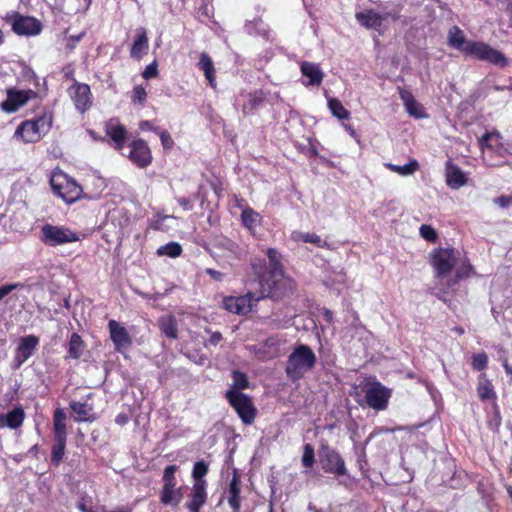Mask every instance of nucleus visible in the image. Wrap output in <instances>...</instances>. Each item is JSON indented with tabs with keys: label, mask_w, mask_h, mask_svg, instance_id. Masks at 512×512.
I'll return each instance as SVG.
<instances>
[{
	"label": "nucleus",
	"mask_w": 512,
	"mask_h": 512,
	"mask_svg": "<svg viewBox=\"0 0 512 512\" xmlns=\"http://www.w3.org/2000/svg\"><path fill=\"white\" fill-rule=\"evenodd\" d=\"M493 201L499 207L507 208L511 204V202H512V197L511 196L502 195V196H499V197L495 198Z\"/></svg>",
	"instance_id": "nucleus-53"
},
{
	"label": "nucleus",
	"mask_w": 512,
	"mask_h": 512,
	"mask_svg": "<svg viewBox=\"0 0 512 512\" xmlns=\"http://www.w3.org/2000/svg\"><path fill=\"white\" fill-rule=\"evenodd\" d=\"M66 414L62 409H56L53 416L55 443L52 446L51 462L59 466L62 462L66 447Z\"/></svg>",
	"instance_id": "nucleus-7"
},
{
	"label": "nucleus",
	"mask_w": 512,
	"mask_h": 512,
	"mask_svg": "<svg viewBox=\"0 0 512 512\" xmlns=\"http://www.w3.org/2000/svg\"><path fill=\"white\" fill-rule=\"evenodd\" d=\"M205 272L211 276L214 280L216 281H222L223 280V277H224V274L220 271H217V270H214L212 268H207L205 270Z\"/></svg>",
	"instance_id": "nucleus-57"
},
{
	"label": "nucleus",
	"mask_w": 512,
	"mask_h": 512,
	"mask_svg": "<svg viewBox=\"0 0 512 512\" xmlns=\"http://www.w3.org/2000/svg\"><path fill=\"white\" fill-rule=\"evenodd\" d=\"M128 157L138 167H146L152 161L151 151L143 139L134 140L131 145Z\"/></svg>",
	"instance_id": "nucleus-16"
},
{
	"label": "nucleus",
	"mask_w": 512,
	"mask_h": 512,
	"mask_svg": "<svg viewBox=\"0 0 512 512\" xmlns=\"http://www.w3.org/2000/svg\"><path fill=\"white\" fill-rule=\"evenodd\" d=\"M504 368L507 372V374H511L512 375V367H510L507 363L504 364Z\"/></svg>",
	"instance_id": "nucleus-64"
},
{
	"label": "nucleus",
	"mask_w": 512,
	"mask_h": 512,
	"mask_svg": "<svg viewBox=\"0 0 512 512\" xmlns=\"http://www.w3.org/2000/svg\"><path fill=\"white\" fill-rule=\"evenodd\" d=\"M265 100V94L262 91H255L248 95V101L243 105L244 114H250L258 109Z\"/></svg>",
	"instance_id": "nucleus-35"
},
{
	"label": "nucleus",
	"mask_w": 512,
	"mask_h": 512,
	"mask_svg": "<svg viewBox=\"0 0 512 512\" xmlns=\"http://www.w3.org/2000/svg\"><path fill=\"white\" fill-rule=\"evenodd\" d=\"M12 30L18 35H37L42 30V24L34 17L14 13L9 17Z\"/></svg>",
	"instance_id": "nucleus-13"
},
{
	"label": "nucleus",
	"mask_w": 512,
	"mask_h": 512,
	"mask_svg": "<svg viewBox=\"0 0 512 512\" xmlns=\"http://www.w3.org/2000/svg\"><path fill=\"white\" fill-rule=\"evenodd\" d=\"M222 334L218 331L213 332L208 340L210 345L216 346L222 340Z\"/></svg>",
	"instance_id": "nucleus-58"
},
{
	"label": "nucleus",
	"mask_w": 512,
	"mask_h": 512,
	"mask_svg": "<svg viewBox=\"0 0 512 512\" xmlns=\"http://www.w3.org/2000/svg\"><path fill=\"white\" fill-rule=\"evenodd\" d=\"M318 461L325 473L337 477L347 475V468L342 456L328 444L322 443L318 450Z\"/></svg>",
	"instance_id": "nucleus-6"
},
{
	"label": "nucleus",
	"mask_w": 512,
	"mask_h": 512,
	"mask_svg": "<svg viewBox=\"0 0 512 512\" xmlns=\"http://www.w3.org/2000/svg\"><path fill=\"white\" fill-rule=\"evenodd\" d=\"M50 184L53 192L66 203H74L81 197L82 187L65 173H54Z\"/></svg>",
	"instance_id": "nucleus-5"
},
{
	"label": "nucleus",
	"mask_w": 512,
	"mask_h": 512,
	"mask_svg": "<svg viewBox=\"0 0 512 512\" xmlns=\"http://www.w3.org/2000/svg\"><path fill=\"white\" fill-rule=\"evenodd\" d=\"M177 202L180 206L184 208V210H191L193 208V204L189 198L179 197L177 198Z\"/></svg>",
	"instance_id": "nucleus-56"
},
{
	"label": "nucleus",
	"mask_w": 512,
	"mask_h": 512,
	"mask_svg": "<svg viewBox=\"0 0 512 512\" xmlns=\"http://www.w3.org/2000/svg\"><path fill=\"white\" fill-rule=\"evenodd\" d=\"M39 339L35 335H27L20 339L14 357V368L18 369L26 362L34 353Z\"/></svg>",
	"instance_id": "nucleus-15"
},
{
	"label": "nucleus",
	"mask_w": 512,
	"mask_h": 512,
	"mask_svg": "<svg viewBox=\"0 0 512 512\" xmlns=\"http://www.w3.org/2000/svg\"><path fill=\"white\" fill-rule=\"evenodd\" d=\"M267 256L269 259V272L267 274H273L274 270H282L280 263V254L274 248L267 250Z\"/></svg>",
	"instance_id": "nucleus-43"
},
{
	"label": "nucleus",
	"mask_w": 512,
	"mask_h": 512,
	"mask_svg": "<svg viewBox=\"0 0 512 512\" xmlns=\"http://www.w3.org/2000/svg\"><path fill=\"white\" fill-rule=\"evenodd\" d=\"M386 167L388 169H390L391 171L396 172L402 176H407V175L413 174L414 172H416L419 169V163L417 160L412 159L409 161V163L402 165V166L395 165L392 163H387Z\"/></svg>",
	"instance_id": "nucleus-36"
},
{
	"label": "nucleus",
	"mask_w": 512,
	"mask_h": 512,
	"mask_svg": "<svg viewBox=\"0 0 512 512\" xmlns=\"http://www.w3.org/2000/svg\"><path fill=\"white\" fill-rule=\"evenodd\" d=\"M51 124V115H44L34 120L22 122L16 129L15 134L20 136L24 142L34 143L49 131Z\"/></svg>",
	"instance_id": "nucleus-8"
},
{
	"label": "nucleus",
	"mask_w": 512,
	"mask_h": 512,
	"mask_svg": "<svg viewBox=\"0 0 512 512\" xmlns=\"http://www.w3.org/2000/svg\"><path fill=\"white\" fill-rule=\"evenodd\" d=\"M85 345L81 336L73 333L68 343V356L73 359H79L84 351Z\"/></svg>",
	"instance_id": "nucleus-33"
},
{
	"label": "nucleus",
	"mask_w": 512,
	"mask_h": 512,
	"mask_svg": "<svg viewBox=\"0 0 512 512\" xmlns=\"http://www.w3.org/2000/svg\"><path fill=\"white\" fill-rule=\"evenodd\" d=\"M71 410L76 414V421H92L93 418L90 416L92 407L86 402H70Z\"/></svg>",
	"instance_id": "nucleus-32"
},
{
	"label": "nucleus",
	"mask_w": 512,
	"mask_h": 512,
	"mask_svg": "<svg viewBox=\"0 0 512 512\" xmlns=\"http://www.w3.org/2000/svg\"><path fill=\"white\" fill-rule=\"evenodd\" d=\"M324 315H325L326 319H327L329 322H331V321H332V315H333V314H332V312H331L330 310L326 309V310H325V312H324Z\"/></svg>",
	"instance_id": "nucleus-62"
},
{
	"label": "nucleus",
	"mask_w": 512,
	"mask_h": 512,
	"mask_svg": "<svg viewBox=\"0 0 512 512\" xmlns=\"http://www.w3.org/2000/svg\"><path fill=\"white\" fill-rule=\"evenodd\" d=\"M328 107L336 118L340 120H347L350 118V112L343 106V104L336 98L328 99Z\"/></svg>",
	"instance_id": "nucleus-37"
},
{
	"label": "nucleus",
	"mask_w": 512,
	"mask_h": 512,
	"mask_svg": "<svg viewBox=\"0 0 512 512\" xmlns=\"http://www.w3.org/2000/svg\"><path fill=\"white\" fill-rule=\"evenodd\" d=\"M226 399L235 409L244 424L250 425L254 422L257 409L248 395L241 391L228 390L226 392Z\"/></svg>",
	"instance_id": "nucleus-9"
},
{
	"label": "nucleus",
	"mask_w": 512,
	"mask_h": 512,
	"mask_svg": "<svg viewBox=\"0 0 512 512\" xmlns=\"http://www.w3.org/2000/svg\"><path fill=\"white\" fill-rule=\"evenodd\" d=\"M246 29L249 34L265 35L267 30L261 18H255L253 21L246 24Z\"/></svg>",
	"instance_id": "nucleus-44"
},
{
	"label": "nucleus",
	"mask_w": 512,
	"mask_h": 512,
	"mask_svg": "<svg viewBox=\"0 0 512 512\" xmlns=\"http://www.w3.org/2000/svg\"><path fill=\"white\" fill-rule=\"evenodd\" d=\"M158 325L162 333L168 338L176 339L178 337L177 322L173 315L162 316L158 320Z\"/></svg>",
	"instance_id": "nucleus-29"
},
{
	"label": "nucleus",
	"mask_w": 512,
	"mask_h": 512,
	"mask_svg": "<svg viewBox=\"0 0 512 512\" xmlns=\"http://www.w3.org/2000/svg\"><path fill=\"white\" fill-rule=\"evenodd\" d=\"M149 49L148 37L146 35V30L144 28H140L138 30L135 41L130 50V56L135 59H141L145 54H147Z\"/></svg>",
	"instance_id": "nucleus-26"
},
{
	"label": "nucleus",
	"mask_w": 512,
	"mask_h": 512,
	"mask_svg": "<svg viewBox=\"0 0 512 512\" xmlns=\"http://www.w3.org/2000/svg\"><path fill=\"white\" fill-rule=\"evenodd\" d=\"M178 470L177 465H169L165 468L163 472V485L167 484H177L175 473Z\"/></svg>",
	"instance_id": "nucleus-47"
},
{
	"label": "nucleus",
	"mask_w": 512,
	"mask_h": 512,
	"mask_svg": "<svg viewBox=\"0 0 512 512\" xmlns=\"http://www.w3.org/2000/svg\"><path fill=\"white\" fill-rule=\"evenodd\" d=\"M158 133H159L163 147L165 149H171L174 145V141H173L171 135L169 134V132L166 130H163Z\"/></svg>",
	"instance_id": "nucleus-51"
},
{
	"label": "nucleus",
	"mask_w": 512,
	"mask_h": 512,
	"mask_svg": "<svg viewBox=\"0 0 512 512\" xmlns=\"http://www.w3.org/2000/svg\"><path fill=\"white\" fill-rule=\"evenodd\" d=\"M316 361L317 357L311 347L299 344L287 358L285 373L291 381H298L315 367Z\"/></svg>",
	"instance_id": "nucleus-4"
},
{
	"label": "nucleus",
	"mask_w": 512,
	"mask_h": 512,
	"mask_svg": "<svg viewBox=\"0 0 512 512\" xmlns=\"http://www.w3.org/2000/svg\"><path fill=\"white\" fill-rule=\"evenodd\" d=\"M101 510L102 512H132V508L130 506H118L112 510L102 507Z\"/></svg>",
	"instance_id": "nucleus-59"
},
{
	"label": "nucleus",
	"mask_w": 512,
	"mask_h": 512,
	"mask_svg": "<svg viewBox=\"0 0 512 512\" xmlns=\"http://www.w3.org/2000/svg\"><path fill=\"white\" fill-rule=\"evenodd\" d=\"M40 240L47 246H59L79 240L76 232L68 227L45 224L41 227Z\"/></svg>",
	"instance_id": "nucleus-10"
},
{
	"label": "nucleus",
	"mask_w": 512,
	"mask_h": 512,
	"mask_svg": "<svg viewBox=\"0 0 512 512\" xmlns=\"http://www.w3.org/2000/svg\"><path fill=\"white\" fill-rule=\"evenodd\" d=\"M315 463V452L314 448L311 444H306L304 446L303 456H302V464L306 468H311Z\"/></svg>",
	"instance_id": "nucleus-45"
},
{
	"label": "nucleus",
	"mask_w": 512,
	"mask_h": 512,
	"mask_svg": "<svg viewBox=\"0 0 512 512\" xmlns=\"http://www.w3.org/2000/svg\"><path fill=\"white\" fill-rule=\"evenodd\" d=\"M139 127L143 131L151 130V131H154V132H158V128L153 127L152 124L149 121H141L140 124H139Z\"/></svg>",
	"instance_id": "nucleus-60"
},
{
	"label": "nucleus",
	"mask_w": 512,
	"mask_h": 512,
	"mask_svg": "<svg viewBox=\"0 0 512 512\" xmlns=\"http://www.w3.org/2000/svg\"><path fill=\"white\" fill-rule=\"evenodd\" d=\"M420 235L429 242H435L437 240V232L436 230L430 226L423 224L420 227Z\"/></svg>",
	"instance_id": "nucleus-48"
},
{
	"label": "nucleus",
	"mask_w": 512,
	"mask_h": 512,
	"mask_svg": "<svg viewBox=\"0 0 512 512\" xmlns=\"http://www.w3.org/2000/svg\"><path fill=\"white\" fill-rule=\"evenodd\" d=\"M240 481L237 475H234L228 489V503L234 512L240 510Z\"/></svg>",
	"instance_id": "nucleus-30"
},
{
	"label": "nucleus",
	"mask_w": 512,
	"mask_h": 512,
	"mask_svg": "<svg viewBox=\"0 0 512 512\" xmlns=\"http://www.w3.org/2000/svg\"><path fill=\"white\" fill-rule=\"evenodd\" d=\"M208 472V464L203 460L197 461L192 470V477L194 479V483L203 482V485H207V481L204 479V476Z\"/></svg>",
	"instance_id": "nucleus-39"
},
{
	"label": "nucleus",
	"mask_w": 512,
	"mask_h": 512,
	"mask_svg": "<svg viewBox=\"0 0 512 512\" xmlns=\"http://www.w3.org/2000/svg\"><path fill=\"white\" fill-rule=\"evenodd\" d=\"M110 337L115 345L116 350L127 348L131 345V338L125 327L120 325L115 320H110L108 323Z\"/></svg>",
	"instance_id": "nucleus-18"
},
{
	"label": "nucleus",
	"mask_w": 512,
	"mask_h": 512,
	"mask_svg": "<svg viewBox=\"0 0 512 512\" xmlns=\"http://www.w3.org/2000/svg\"><path fill=\"white\" fill-rule=\"evenodd\" d=\"M291 238L296 242L301 241L304 243H312L321 248L329 247V244L326 241L322 240L315 233H304L301 231H294L291 234Z\"/></svg>",
	"instance_id": "nucleus-31"
},
{
	"label": "nucleus",
	"mask_w": 512,
	"mask_h": 512,
	"mask_svg": "<svg viewBox=\"0 0 512 512\" xmlns=\"http://www.w3.org/2000/svg\"><path fill=\"white\" fill-rule=\"evenodd\" d=\"M390 13L380 15L373 10L356 13L357 21L366 28L378 29L382 25V21L389 16Z\"/></svg>",
	"instance_id": "nucleus-23"
},
{
	"label": "nucleus",
	"mask_w": 512,
	"mask_h": 512,
	"mask_svg": "<svg viewBox=\"0 0 512 512\" xmlns=\"http://www.w3.org/2000/svg\"><path fill=\"white\" fill-rule=\"evenodd\" d=\"M198 68L201 71H203L204 76L208 80L210 86L212 88H215L216 87L215 67H214V63H213L211 57L206 52H202L200 54Z\"/></svg>",
	"instance_id": "nucleus-28"
},
{
	"label": "nucleus",
	"mask_w": 512,
	"mask_h": 512,
	"mask_svg": "<svg viewBox=\"0 0 512 512\" xmlns=\"http://www.w3.org/2000/svg\"><path fill=\"white\" fill-rule=\"evenodd\" d=\"M158 70H157V63L153 62L146 66L145 70L142 73V77L145 79H150L155 76H157Z\"/></svg>",
	"instance_id": "nucleus-52"
},
{
	"label": "nucleus",
	"mask_w": 512,
	"mask_h": 512,
	"mask_svg": "<svg viewBox=\"0 0 512 512\" xmlns=\"http://www.w3.org/2000/svg\"><path fill=\"white\" fill-rule=\"evenodd\" d=\"M252 267L257 279L250 281L249 285L255 286L260 300L267 297L278 300L292 294L295 290L294 281L285 277L282 270H274L273 274H262L261 266L258 267L253 263Z\"/></svg>",
	"instance_id": "nucleus-3"
},
{
	"label": "nucleus",
	"mask_w": 512,
	"mask_h": 512,
	"mask_svg": "<svg viewBox=\"0 0 512 512\" xmlns=\"http://www.w3.org/2000/svg\"><path fill=\"white\" fill-rule=\"evenodd\" d=\"M251 289L243 296L239 297H225L223 300V307L234 314L246 315L252 310V302L260 300L259 294L255 286H250Z\"/></svg>",
	"instance_id": "nucleus-11"
},
{
	"label": "nucleus",
	"mask_w": 512,
	"mask_h": 512,
	"mask_svg": "<svg viewBox=\"0 0 512 512\" xmlns=\"http://www.w3.org/2000/svg\"><path fill=\"white\" fill-rule=\"evenodd\" d=\"M232 378H233V386H232L231 390L240 391L242 389L248 388L249 381H248L246 374H244L240 371H233Z\"/></svg>",
	"instance_id": "nucleus-42"
},
{
	"label": "nucleus",
	"mask_w": 512,
	"mask_h": 512,
	"mask_svg": "<svg viewBox=\"0 0 512 512\" xmlns=\"http://www.w3.org/2000/svg\"><path fill=\"white\" fill-rule=\"evenodd\" d=\"M301 72L303 76L309 78L307 85L319 86L323 81L324 74L319 65L315 63L303 62L301 64Z\"/></svg>",
	"instance_id": "nucleus-27"
},
{
	"label": "nucleus",
	"mask_w": 512,
	"mask_h": 512,
	"mask_svg": "<svg viewBox=\"0 0 512 512\" xmlns=\"http://www.w3.org/2000/svg\"><path fill=\"white\" fill-rule=\"evenodd\" d=\"M477 392L481 400H492L496 398L493 385L485 375L479 377Z\"/></svg>",
	"instance_id": "nucleus-34"
},
{
	"label": "nucleus",
	"mask_w": 512,
	"mask_h": 512,
	"mask_svg": "<svg viewBox=\"0 0 512 512\" xmlns=\"http://www.w3.org/2000/svg\"><path fill=\"white\" fill-rule=\"evenodd\" d=\"M243 224L248 228H254L260 221V215L251 208L244 209L241 214Z\"/></svg>",
	"instance_id": "nucleus-40"
},
{
	"label": "nucleus",
	"mask_w": 512,
	"mask_h": 512,
	"mask_svg": "<svg viewBox=\"0 0 512 512\" xmlns=\"http://www.w3.org/2000/svg\"><path fill=\"white\" fill-rule=\"evenodd\" d=\"M399 96L406 108L407 113L410 116H413L417 119L423 118L425 116L422 110V106L415 100L413 94L410 91L399 88Z\"/></svg>",
	"instance_id": "nucleus-22"
},
{
	"label": "nucleus",
	"mask_w": 512,
	"mask_h": 512,
	"mask_svg": "<svg viewBox=\"0 0 512 512\" xmlns=\"http://www.w3.org/2000/svg\"><path fill=\"white\" fill-rule=\"evenodd\" d=\"M33 94L34 92L31 90L17 91L14 89H9L7 91V99L0 104V107L7 113L16 112L20 107L27 103L30 96Z\"/></svg>",
	"instance_id": "nucleus-17"
},
{
	"label": "nucleus",
	"mask_w": 512,
	"mask_h": 512,
	"mask_svg": "<svg viewBox=\"0 0 512 512\" xmlns=\"http://www.w3.org/2000/svg\"><path fill=\"white\" fill-rule=\"evenodd\" d=\"M68 94L79 112L84 113L91 107L92 99L89 85L74 80V84L68 88Z\"/></svg>",
	"instance_id": "nucleus-14"
},
{
	"label": "nucleus",
	"mask_w": 512,
	"mask_h": 512,
	"mask_svg": "<svg viewBox=\"0 0 512 512\" xmlns=\"http://www.w3.org/2000/svg\"><path fill=\"white\" fill-rule=\"evenodd\" d=\"M182 253V247L177 242H169L166 245L160 246L157 249V255L159 256H168L171 258H175L180 256Z\"/></svg>",
	"instance_id": "nucleus-38"
},
{
	"label": "nucleus",
	"mask_w": 512,
	"mask_h": 512,
	"mask_svg": "<svg viewBox=\"0 0 512 512\" xmlns=\"http://www.w3.org/2000/svg\"><path fill=\"white\" fill-rule=\"evenodd\" d=\"M146 91L142 86H136L133 90V102L143 104L146 101Z\"/></svg>",
	"instance_id": "nucleus-50"
},
{
	"label": "nucleus",
	"mask_w": 512,
	"mask_h": 512,
	"mask_svg": "<svg viewBox=\"0 0 512 512\" xmlns=\"http://www.w3.org/2000/svg\"><path fill=\"white\" fill-rule=\"evenodd\" d=\"M431 264L435 269V278L443 287H435V295L442 299L461 281L474 274L469 260L454 248H437L431 253Z\"/></svg>",
	"instance_id": "nucleus-1"
},
{
	"label": "nucleus",
	"mask_w": 512,
	"mask_h": 512,
	"mask_svg": "<svg viewBox=\"0 0 512 512\" xmlns=\"http://www.w3.org/2000/svg\"><path fill=\"white\" fill-rule=\"evenodd\" d=\"M177 484L163 485L160 494V501L164 505L176 507L183 498L182 487H176Z\"/></svg>",
	"instance_id": "nucleus-20"
},
{
	"label": "nucleus",
	"mask_w": 512,
	"mask_h": 512,
	"mask_svg": "<svg viewBox=\"0 0 512 512\" xmlns=\"http://www.w3.org/2000/svg\"><path fill=\"white\" fill-rule=\"evenodd\" d=\"M65 77L68 78V79L74 80V78H73V71L65 69Z\"/></svg>",
	"instance_id": "nucleus-63"
},
{
	"label": "nucleus",
	"mask_w": 512,
	"mask_h": 512,
	"mask_svg": "<svg viewBox=\"0 0 512 512\" xmlns=\"http://www.w3.org/2000/svg\"><path fill=\"white\" fill-rule=\"evenodd\" d=\"M25 419V412L21 406L15 407L7 414H0V428L8 427L17 429L22 426Z\"/></svg>",
	"instance_id": "nucleus-21"
},
{
	"label": "nucleus",
	"mask_w": 512,
	"mask_h": 512,
	"mask_svg": "<svg viewBox=\"0 0 512 512\" xmlns=\"http://www.w3.org/2000/svg\"><path fill=\"white\" fill-rule=\"evenodd\" d=\"M467 182V178L463 171L456 165L447 163L446 168V183L449 187L453 189H458L465 185Z\"/></svg>",
	"instance_id": "nucleus-25"
},
{
	"label": "nucleus",
	"mask_w": 512,
	"mask_h": 512,
	"mask_svg": "<svg viewBox=\"0 0 512 512\" xmlns=\"http://www.w3.org/2000/svg\"><path fill=\"white\" fill-rule=\"evenodd\" d=\"M127 422V417L125 415H118L116 418V423L120 425H124Z\"/></svg>",
	"instance_id": "nucleus-61"
},
{
	"label": "nucleus",
	"mask_w": 512,
	"mask_h": 512,
	"mask_svg": "<svg viewBox=\"0 0 512 512\" xmlns=\"http://www.w3.org/2000/svg\"><path fill=\"white\" fill-rule=\"evenodd\" d=\"M23 287H24V285L21 283H11V284H5V285L0 286V301L5 296L10 294L12 291H14L18 288H23Z\"/></svg>",
	"instance_id": "nucleus-49"
},
{
	"label": "nucleus",
	"mask_w": 512,
	"mask_h": 512,
	"mask_svg": "<svg viewBox=\"0 0 512 512\" xmlns=\"http://www.w3.org/2000/svg\"><path fill=\"white\" fill-rule=\"evenodd\" d=\"M106 133L114 141L115 148L117 150H121L126 137L125 127L121 125L117 120L111 119L106 124Z\"/></svg>",
	"instance_id": "nucleus-24"
},
{
	"label": "nucleus",
	"mask_w": 512,
	"mask_h": 512,
	"mask_svg": "<svg viewBox=\"0 0 512 512\" xmlns=\"http://www.w3.org/2000/svg\"><path fill=\"white\" fill-rule=\"evenodd\" d=\"M501 139V135L494 131V132H486L480 139H479V146L483 150L485 148H493V142H496V144H499V141Z\"/></svg>",
	"instance_id": "nucleus-41"
},
{
	"label": "nucleus",
	"mask_w": 512,
	"mask_h": 512,
	"mask_svg": "<svg viewBox=\"0 0 512 512\" xmlns=\"http://www.w3.org/2000/svg\"><path fill=\"white\" fill-rule=\"evenodd\" d=\"M83 33L81 34H78V35H73L69 38V42L66 44V48L69 50V51H72L74 48H75V45L77 42H79L82 37H83Z\"/></svg>",
	"instance_id": "nucleus-55"
},
{
	"label": "nucleus",
	"mask_w": 512,
	"mask_h": 512,
	"mask_svg": "<svg viewBox=\"0 0 512 512\" xmlns=\"http://www.w3.org/2000/svg\"><path fill=\"white\" fill-rule=\"evenodd\" d=\"M390 397L391 390L383 386L380 382L372 383L365 391L367 405L375 410L386 409Z\"/></svg>",
	"instance_id": "nucleus-12"
},
{
	"label": "nucleus",
	"mask_w": 512,
	"mask_h": 512,
	"mask_svg": "<svg viewBox=\"0 0 512 512\" xmlns=\"http://www.w3.org/2000/svg\"><path fill=\"white\" fill-rule=\"evenodd\" d=\"M207 485H203V482L194 483L191 493L189 495L190 500L186 502L185 506L190 512H200V508L207 501Z\"/></svg>",
	"instance_id": "nucleus-19"
},
{
	"label": "nucleus",
	"mask_w": 512,
	"mask_h": 512,
	"mask_svg": "<svg viewBox=\"0 0 512 512\" xmlns=\"http://www.w3.org/2000/svg\"><path fill=\"white\" fill-rule=\"evenodd\" d=\"M488 356L486 353L474 354L472 357V366L477 371H482L487 367Z\"/></svg>",
	"instance_id": "nucleus-46"
},
{
	"label": "nucleus",
	"mask_w": 512,
	"mask_h": 512,
	"mask_svg": "<svg viewBox=\"0 0 512 512\" xmlns=\"http://www.w3.org/2000/svg\"><path fill=\"white\" fill-rule=\"evenodd\" d=\"M448 43L451 47L461 50L467 56H472L477 60L489 62L500 68L509 65V59L501 51L484 42L466 40L463 31L458 26H453L449 30Z\"/></svg>",
	"instance_id": "nucleus-2"
},
{
	"label": "nucleus",
	"mask_w": 512,
	"mask_h": 512,
	"mask_svg": "<svg viewBox=\"0 0 512 512\" xmlns=\"http://www.w3.org/2000/svg\"><path fill=\"white\" fill-rule=\"evenodd\" d=\"M225 248L232 252L236 257H241V249L239 246L233 241H227L225 244Z\"/></svg>",
	"instance_id": "nucleus-54"
}]
</instances>
